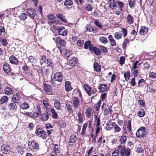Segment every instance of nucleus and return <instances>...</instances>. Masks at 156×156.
Listing matches in <instances>:
<instances>
[{
    "instance_id": "4468645a",
    "label": "nucleus",
    "mask_w": 156,
    "mask_h": 156,
    "mask_svg": "<svg viewBox=\"0 0 156 156\" xmlns=\"http://www.w3.org/2000/svg\"><path fill=\"white\" fill-rule=\"evenodd\" d=\"M16 103L12 102L10 103L9 105V107L10 110L13 111H15L17 108V106L16 104Z\"/></svg>"
},
{
    "instance_id": "9b49d317",
    "label": "nucleus",
    "mask_w": 156,
    "mask_h": 156,
    "mask_svg": "<svg viewBox=\"0 0 156 156\" xmlns=\"http://www.w3.org/2000/svg\"><path fill=\"white\" fill-rule=\"evenodd\" d=\"M9 60L11 63L13 64L16 65L18 62L17 58L14 55H11L9 58Z\"/></svg>"
},
{
    "instance_id": "c85d7f7f",
    "label": "nucleus",
    "mask_w": 156,
    "mask_h": 156,
    "mask_svg": "<svg viewBox=\"0 0 156 156\" xmlns=\"http://www.w3.org/2000/svg\"><path fill=\"white\" fill-rule=\"evenodd\" d=\"M127 22L130 24L133 23V18L130 14H128L126 18Z\"/></svg>"
},
{
    "instance_id": "72a5a7b5",
    "label": "nucleus",
    "mask_w": 156,
    "mask_h": 156,
    "mask_svg": "<svg viewBox=\"0 0 156 156\" xmlns=\"http://www.w3.org/2000/svg\"><path fill=\"white\" fill-rule=\"evenodd\" d=\"M76 139V136L75 135H72L70 137L69 143H74L75 142Z\"/></svg>"
},
{
    "instance_id": "ea45409f",
    "label": "nucleus",
    "mask_w": 156,
    "mask_h": 156,
    "mask_svg": "<svg viewBox=\"0 0 156 156\" xmlns=\"http://www.w3.org/2000/svg\"><path fill=\"white\" fill-rule=\"evenodd\" d=\"M47 59L46 56L44 55H42L40 58V63L41 65L44 64L46 62Z\"/></svg>"
},
{
    "instance_id": "f3484780",
    "label": "nucleus",
    "mask_w": 156,
    "mask_h": 156,
    "mask_svg": "<svg viewBox=\"0 0 156 156\" xmlns=\"http://www.w3.org/2000/svg\"><path fill=\"white\" fill-rule=\"evenodd\" d=\"M3 69L4 71L6 73H8L11 70L9 65L7 63H5L4 65Z\"/></svg>"
},
{
    "instance_id": "69168bd1",
    "label": "nucleus",
    "mask_w": 156,
    "mask_h": 156,
    "mask_svg": "<svg viewBox=\"0 0 156 156\" xmlns=\"http://www.w3.org/2000/svg\"><path fill=\"white\" fill-rule=\"evenodd\" d=\"M66 107L67 108V110L68 111L69 113H70L72 112V109L71 107V106L69 104H66Z\"/></svg>"
},
{
    "instance_id": "f704fd0d",
    "label": "nucleus",
    "mask_w": 156,
    "mask_h": 156,
    "mask_svg": "<svg viewBox=\"0 0 156 156\" xmlns=\"http://www.w3.org/2000/svg\"><path fill=\"white\" fill-rule=\"evenodd\" d=\"M51 112L52 114V118L55 119H56L58 117V114L55 112V109L51 108Z\"/></svg>"
},
{
    "instance_id": "aec40b11",
    "label": "nucleus",
    "mask_w": 156,
    "mask_h": 156,
    "mask_svg": "<svg viewBox=\"0 0 156 156\" xmlns=\"http://www.w3.org/2000/svg\"><path fill=\"white\" fill-rule=\"evenodd\" d=\"M108 38L112 46H115L116 45L115 41L113 38L112 35H109L108 37Z\"/></svg>"
},
{
    "instance_id": "6e6552de",
    "label": "nucleus",
    "mask_w": 156,
    "mask_h": 156,
    "mask_svg": "<svg viewBox=\"0 0 156 156\" xmlns=\"http://www.w3.org/2000/svg\"><path fill=\"white\" fill-rule=\"evenodd\" d=\"M27 13L31 18H34L35 16V11L33 9H29L27 11Z\"/></svg>"
},
{
    "instance_id": "393cba45",
    "label": "nucleus",
    "mask_w": 156,
    "mask_h": 156,
    "mask_svg": "<svg viewBox=\"0 0 156 156\" xmlns=\"http://www.w3.org/2000/svg\"><path fill=\"white\" fill-rule=\"evenodd\" d=\"M41 118L43 121H47L49 119V115L48 113L46 112L42 114Z\"/></svg>"
},
{
    "instance_id": "5fc2aeb1",
    "label": "nucleus",
    "mask_w": 156,
    "mask_h": 156,
    "mask_svg": "<svg viewBox=\"0 0 156 156\" xmlns=\"http://www.w3.org/2000/svg\"><path fill=\"white\" fill-rule=\"evenodd\" d=\"M124 156H129L130 154V150L129 148L125 149V151H124Z\"/></svg>"
},
{
    "instance_id": "bf43d9fd",
    "label": "nucleus",
    "mask_w": 156,
    "mask_h": 156,
    "mask_svg": "<svg viewBox=\"0 0 156 156\" xmlns=\"http://www.w3.org/2000/svg\"><path fill=\"white\" fill-rule=\"evenodd\" d=\"M114 129L115 132H119L121 130V129L120 127L118 126V125H116L115 123L114 122L113 124Z\"/></svg>"
},
{
    "instance_id": "7ed1b4c3",
    "label": "nucleus",
    "mask_w": 156,
    "mask_h": 156,
    "mask_svg": "<svg viewBox=\"0 0 156 156\" xmlns=\"http://www.w3.org/2000/svg\"><path fill=\"white\" fill-rule=\"evenodd\" d=\"M53 39L56 43L59 49L65 47L66 42L63 39H61L59 37H56V38L54 37Z\"/></svg>"
},
{
    "instance_id": "2eb2a0df",
    "label": "nucleus",
    "mask_w": 156,
    "mask_h": 156,
    "mask_svg": "<svg viewBox=\"0 0 156 156\" xmlns=\"http://www.w3.org/2000/svg\"><path fill=\"white\" fill-rule=\"evenodd\" d=\"M110 8L112 9H115L116 8L117 5L115 0H110L109 3Z\"/></svg>"
},
{
    "instance_id": "ddd939ff",
    "label": "nucleus",
    "mask_w": 156,
    "mask_h": 156,
    "mask_svg": "<svg viewBox=\"0 0 156 156\" xmlns=\"http://www.w3.org/2000/svg\"><path fill=\"white\" fill-rule=\"evenodd\" d=\"M48 17L49 24H53L56 21L55 19V16L52 14L48 15Z\"/></svg>"
},
{
    "instance_id": "338daca9",
    "label": "nucleus",
    "mask_w": 156,
    "mask_h": 156,
    "mask_svg": "<svg viewBox=\"0 0 156 156\" xmlns=\"http://www.w3.org/2000/svg\"><path fill=\"white\" fill-rule=\"evenodd\" d=\"M107 95L106 93H104L103 94H101V101H104L105 100V99L106 98Z\"/></svg>"
},
{
    "instance_id": "39448f33",
    "label": "nucleus",
    "mask_w": 156,
    "mask_h": 156,
    "mask_svg": "<svg viewBox=\"0 0 156 156\" xmlns=\"http://www.w3.org/2000/svg\"><path fill=\"white\" fill-rule=\"evenodd\" d=\"M1 151L4 154H8L10 152V147L7 144H3L1 147Z\"/></svg>"
},
{
    "instance_id": "cd10ccee",
    "label": "nucleus",
    "mask_w": 156,
    "mask_h": 156,
    "mask_svg": "<svg viewBox=\"0 0 156 156\" xmlns=\"http://www.w3.org/2000/svg\"><path fill=\"white\" fill-rule=\"evenodd\" d=\"M5 93V94L7 95H10L12 94L13 91L11 88L8 87L4 89Z\"/></svg>"
},
{
    "instance_id": "c756f323",
    "label": "nucleus",
    "mask_w": 156,
    "mask_h": 156,
    "mask_svg": "<svg viewBox=\"0 0 156 156\" xmlns=\"http://www.w3.org/2000/svg\"><path fill=\"white\" fill-rule=\"evenodd\" d=\"M20 106L21 108L23 110L28 109L30 108L29 104L26 102H24L22 104L20 105Z\"/></svg>"
},
{
    "instance_id": "f03ea898",
    "label": "nucleus",
    "mask_w": 156,
    "mask_h": 156,
    "mask_svg": "<svg viewBox=\"0 0 156 156\" xmlns=\"http://www.w3.org/2000/svg\"><path fill=\"white\" fill-rule=\"evenodd\" d=\"M29 149L33 152L37 151L39 149V144L33 141H30L28 143Z\"/></svg>"
},
{
    "instance_id": "79ce46f5",
    "label": "nucleus",
    "mask_w": 156,
    "mask_h": 156,
    "mask_svg": "<svg viewBox=\"0 0 156 156\" xmlns=\"http://www.w3.org/2000/svg\"><path fill=\"white\" fill-rule=\"evenodd\" d=\"M77 62V59L76 57H74L71 59H69V63L72 65H74Z\"/></svg>"
},
{
    "instance_id": "603ef678",
    "label": "nucleus",
    "mask_w": 156,
    "mask_h": 156,
    "mask_svg": "<svg viewBox=\"0 0 156 156\" xmlns=\"http://www.w3.org/2000/svg\"><path fill=\"white\" fill-rule=\"evenodd\" d=\"M120 142L121 144H124L126 141V138L125 136H122L120 138Z\"/></svg>"
},
{
    "instance_id": "f8f14e48",
    "label": "nucleus",
    "mask_w": 156,
    "mask_h": 156,
    "mask_svg": "<svg viewBox=\"0 0 156 156\" xmlns=\"http://www.w3.org/2000/svg\"><path fill=\"white\" fill-rule=\"evenodd\" d=\"M98 89L99 90V92H104L107 90V86L105 84H102L98 87Z\"/></svg>"
},
{
    "instance_id": "473e14b6",
    "label": "nucleus",
    "mask_w": 156,
    "mask_h": 156,
    "mask_svg": "<svg viewBox=\"0 0 156 156\" xmlns=\"http://www.w3.org/2000/svg\"><path fill=\"white\" fill-rule=\"evenodd\" d=\"M118 148L120 150V153L121 156H124V151L125 149L124 147H122L121 145H119L118 146Z\"/></svg>"
},
{
    "instance_id": "a18cd8bd",
    "label": "nucleus",
    "mask_w": 156,
    "mask_h": 156,
    "mask_svg": "<svg viewBox=\"0 0 156 156\" xmlns=\"http://www.w3.org/2000/svg\"><path fill=\"white\" fill-rule=\"evenodd\" d=\"M138 116L140 117H143L144 115V111L143 109H140L137 113Z\"/></svg>"
},
{
    "instance_id": "774afa93",
    "label": "nucleus",
    "mask_w": 156,
    "mask_h": 156,
    "mask_svg": "<svg viewBox=\"0 0 156 156\" xmlns=\"http://www.w3.org/2000/svg\"><path fill=\"white\" fill-rule=\"evenodd\" d=\"M1 42L4 46H6L7 45V42L6 39L4 38L2 39Z\"/></svg>"
},
{
    "instance_id": "c9c22d12",
    "label": "nucleus",
    "mask_w": 156,
    "mask_h": 156,
    "mask_svg": "<svg viewBox=\"0 0 156 156\" xmlns=\"http://www.w3.org/2000/svg\"><path fill=\"white\" fill-rule=\"evenodd\" d=\"M73 106L75 108H77L78 107L79 102L77 98L74 99L73 101Z\"/></svg>"
},
{
    "instance_id": "412c9836",
    "label": "nucleus",
    "mask_w": 156,
    "mask_h": 156,
    "mask_svg": "<svg viewBox=\"0 0 156 156\" xmlns=\"http://www.w3.org/2000/svg\"><path fill=\"white\" fill-rule=\"evenodd\" d=\"M94 70L97 72H99L101 69V67L98 62H95L94 65Z\"/></svg>"
},
{
    "instance_id": "9d476101",
    "label": "nucleus",
    "mask_w": 156,
    "mask_h": 156,
    "mask_svg": "<svg viewBox=\"0 0 156 156\" xmlns=\"http://www.w3.org/2000/svg\"><path fill=\"white\" fill-rule=\"evenodd\" d=\"M83 87L84 89V90L86 91V92L87 93V94L89 95V96H90V95H91V88L90 87H89L88 85L86 84H84Z\"/></svg>"
},
{
    "instance_id": "7c9ffc66",
    "label": "nucleus",
    "mask_w": 156,
    "mask_h": 156,
    "mask_svg": "<svg viewBox=\"0 0 156 156\" xmlns=\"http://www.w3.org/2000/svg\"><path fill=\"white\" fill-rule=\"evenodd\" d=\"M73 2L72 0H66L64 2V5L66 7L73 5Z\"/></svg>"
},
{
    "instance_id": "1a4fd4ad",
    "label": "nucleus",
    "mask_w": 156,
    "mask_h": 156,
    "mask_svg": "<svg viewBox=\"0 0 156 156\" xmlns=\"http://www.w3.org/2000/svg\"><path fill=\"white\" fill-rule=\"evenodd\" d=\"M114 122H112L111 121H109L106 124L105 126V129L106 130H111L114 126L113 124Z\"/></svg>"
},
{
    "instance_id": "680f3d73",
    "label": "nucleus",
    "mask_w": 156,
    "mask_h": 156,
    "mask_svg": "<svg viewBox=\"0 0 156 156\" xmlns=\"http://www.w3.org/2000/svg\"><path fill=\"white\" fill-rule=\"evenodd\" d=\"M34 127V125L32 123H29L28 124V128L30 130H32Z\"/></svg>"
},
{
    "instance_id": "8fccbe9b",
    "label": "nucleus",
    "mask_w": 156,
    "mask_h": 156,
    "mask_svg": "<svg viewBox=\"0 0 156 156\" xmlns=\"http://www.w3.org/2000/svg\"><path fill=\"white\" fill-rule=\"evenodd\" d=\"M91 109L90 108H88L86 112V116L88 118H90L91 116Z\"/></svg>"
},
{
    "instance_id": "0eeeda50",
    "label": "nucleus",
    "mask_w": 156,
    "mask_h": 156,
    "mask_svg": "<svg viewBox=\"0 0 156 156\" xmlns=\"http://www.w3.org/2000/svg\"><path fill=\"white\" fill-rule=\"evenodd\" d=\"M93 47V45L91 44V41L90 40L87 41L84 44V48L86 49L88 48L90 51Z\"/></svg>"
},
{
    "instance_id": "4c0bfd02",
    "label": "nucleus",
    "mask_w": 156,
    "mask_h": 156,
    "mask_svg": "<svg viewBox=\"0 0 156 156\" xmlns=\"http://www.w3.org/2000/svg\"><path fill=\"white\" fill-rule=\"evenodd\" d=\"M78 116V123L80 124L83 121V118L81 115V113L80 111H79L77 113Z\"/></svg>"
},
{
    "instance_id": "e2e57ef3",
    "label": "nucleus",
    "mask_w": 156,
    "mask_h": 156,
    "mask_svg": "<svg viewBox=\"0 0 156 156\" xmlns=\"http://www.w3.org/2000/svg\"><path fill=\"white\" fill-rule=\"evenodd\" d=\"M119 151L118 150H115L112 152V156H119Z\"/></svg>"
},
{
    "instance_id": "58836bf2",
    "label": "nucleus",
    "mask_w": 156,
    "mask_h": 156,
    "mask_svg": "<svg viewBox=\"0 0 156 156\" xmlns=\"http://www.w3.org/2000/svg\"><path fill=\"white\" fill-rule=\"evenodd\" d=\"M56 16L58 18L60 19L62 21L64 22L65 23L66 22V19L63 17L62 14H57Z\"/></svg>"
},
{
    "instance_id": "6ab92c4d",
    "label": "nucleus",
    "mask_w": 156,
    "mask_h": 156,
    "mask_svg": "<svg viewBox=\"0 0 156 156\" xmlns=\"http://www.w3.org/2000/svg\"><path fill=\"white\" fill-rule=\"evenodd\" d=\"M148 28L145 26L142 27L139 31L141 35L146 34L148 32Z\"/></svg>"
},
{
    "instance_id": "052dcab7",
    "label": "nucleus",
    "mask_w": 156,
    "mask_h": 156,
    "mask_svg": "<svg viewBox=\"0 0 156 156\" xmlns=\"http://www.w3.org/2000/svg\"><path fill=\"white\" fill-rule=\"evenodd\" d=\"M135 4V0H130L129 2V5L131 8L134 7Z\"/></svg>"
},
{
    "instance_id": "4d7b16f0",
    "label": "nucleus",
    "mask_w": 156,
    "mask_h": 156,
    "mask_svg": "<svg viewBox=\"0 0 156 156\" xmlns=\"http://www.w3.org/2000/svg\"><path fill=\"white\" fill-rule=\"evenodd\" d=\"M100 48L102 51L103 53H106L108 52V50L106 47L103 46H100Z\"/></svg>"
},
{
    "instance_id": "4be33fe9",
    "label": "nucleus",
    "mask_w": 156,
    "mask_h": 156,
    "mask_svg": "<svg viewBox=\"0 0 156 156\" xmlns=\"http://www.w3.org/2000/svg\"><path fill=\"white\" fill-rule=\"evenodd\" d=\"M54 107L57 110H60L61 106L60 103L58 100H56L54 101Z\"/></svg>"
},
{
    "instance_id": "13d9d810",
    "label": "nucleus",
    "mask_w": 156,
    "mask_h": 156,
    "mask_svg": "<svg viewBox=\"0 0 156 156\" xmlns=\"http://www.w3.org/2000/svg\"><path fill=\"white\" fill-rule=\"evenodd\" d=\"M121 32L123 35L124 37H126L127 34V29L125 28H122L121 29Z\"/></svg>"
},
{
    "instance_id": "a878e982",
    "label": "nucleus",
    "mask_w": 156,
    "mask_h": 156,
    "mask_svg": "<svg viewBox=\"0 0 156 156\" xmlns=\"http://www.w3.org/2000/svg\"><path fill=\"white\" fill-rule=\"evenodd\" d=\"M20 96L17 94H15L13 95L12 100L13 102L15 103H17L20 100Z\"/></svg>"
},
{
    "instance_id": "0e129e2a",
    "label": "nucleus",
    "mask_w": 156,
    "mask_h": 156,
    "mask_svg": "<svg viewBox=\"0 0 156 156\" xmlns=\"http://www.w3.org/2000/svg\"><path fill=\"white\" fill-rule=\"evenodd\" d=\"M83 43L84 41L82 40H79L77 41V44L80 47L83 46Z\"/></svg>"
},
{
    "instance_id": "a211bd4d",
    "label": "nucleus",
    "mask_w": 156,
    "mask_h": 156,
    "mask_svg": "<svg viewBox=\"0 0 156 156\" xmlns=\"http://www.w3.org/2000/svg\"><path fill=\"white\" fill-rule=\"evenodd\" d=\"M66 90L67 91H69L72 89V87L70 86V83L69 81H66L65 85Z\"/></svg>"
},
{
    "instance_id": "f257e3e1",
    "label": "nucleus",
    "mask_w": 156,
    "mask_h": 156,
    "mask_svg": "<svg viewBox=\"0 0 156 156\" xmlns=\"http://www.w3.org/2000/svg\"><path fill=\"white\" fill-rule=\"evenodd\" d=\"M147 133L146 128L141 126L137 130L136 133V136L139 138L144 137L147 134Z\"/></svg>"
},
{
    "instance_id": "09e8293b",
    "label": "nucleus",
    "mask_w": 156,
    "mask_h": 156,
    "mask_svg": "<svg viewBox=\"0 0 156 156\" xmlns=\"http://www.w3.org/2000/svg\"><path fill=\"white\" fill-rule=\"evenodd\" d=\"M62 77V73L60 72H57L54 74L53 78H61Z\"/></svg>"
},
{
    "instance_id": "de8ad7c7",
    "label": "nucleus",
    "mask_w": 156,
    "mask_h": 156,
    "mask_svg": "<svg viewBox=\"0 0 156 156\" xmlns=\"http://www.w3.org/2000/svg\"><path fill=\"white\" fill-rule=\"evenodd\" d=\"M122 35L121 33L116 32L114 34V37L116 39H119L122 38Z\"/></svg>"
},
{
    "instance_id": "37998d69",
    "label": "nucleus",
    "mask_w": 156,
    "mask_h": 156,
    "mask_svg": "<svg viewBox=\"0 0 156 156\" xmlns=\"http://www.w3.org/2000/svg\"><path fill=\"white\" fill-rule=\"evenodd\" d=\"M43 103L45 107L47 109H49L50 108V105L48 102L47 99H44L43 101Z\"/></svg>"
},
{
    "instance_id": "49530a36",
    "label": "nucleus",
    "mask_w": 156,
    "mask_h": 156,
    "mask_svg": "<svg viewBox=\"0 0 156 156\" xmlns=\"http://www.w3.org/2000/svg\"><path fill=\"white\" fill-rule=\"evenodd\" d=\"M21 20H24L27 18V14L24 13H21L19 16Z\"/></svg>"
},
{
    "instance_id": "2f4dec72",
    "label": "nucleus",
    "mask_w": 156,
    "mask_h": 156,
    "mask_svg": "<svg viewBox=\"0 0 156 156\" xmlns=\"http://www.w3.org/2000/svg\"><path fill=\"white\" fill-rule=\"evenodd\" d=\"M8 100V97L6 96L2 97L0 99V105L6 102Z\"/></svg>"
},
{
    "instance_id": "e433bc0d",
    "label": "nucleus",
    "mask_w": 156,
    "mask_h": 156,
    "mask_svg": "<svg viewBox=\"0 0 156 156\" xmlns=\"http://www.w3.org/2000/svg\"><path fill=\"white\" fill-rule=\"evenodd\" d=\"M44 131L41 128L37 127L36 128L35 133L37 136H39V135L41 134Z\"/></svg>"
},
{
    "instance_id": "6e6d98bb",
    "label": "nucleus",
    "mask_w": 156,
    "mask_h": 156,
    "mask_svg": "<svg viewBox=\"0 0 156 156\" xmlns=\"http://www.w3.org/2000/svg\"><path fill=\"white\" fill-rule=\"evenodd\" d=\"M39 136L41 137L44 139H46L47 136L46 132L44 131L39 135Z\"/></svg>"
},
{
    "instance_id": "423d86ee",
    "label": "nucleus",
    "mask_w": 156,
    "mask_h": 156,
    "mask_svg": "<svg viewBox=\"0 0 156 156\" xmlns=\"http://www.w3.org/2000/svg\"><path fill=\"white\" fill-rule=\"evenodd\" d=\"M131 120H129L127 122H124V126H126L129 131L130 132L131 131ZM124 131L125 133H127V131L126 130V128L123 127Z\"/></svg>"
},
{
    "instance_id": "20e7f679",
    "label": "nucleus",
    "mask_w": 156,
    "mask_h": 156,
    "mask_svg": "<svg viewBox=\"0 0 156 156\" xmlns=\"http://www.w3.org/2000/svg\"><path fill=\"white\" fill-rule=\"evenodd\" d=\"M57 31L59 34L62 36H65L67 34L68 30L63 27H58Z\"/></svg>"
},
{
    "instance_id": "dca6fc26",
    "label": "nucleus",
    "mask_w": 156,
    "mask_h": 156,
    "mask_svg": "<svg viewBox=\"0 0 156 156\" xmlns=\"http://www.w3.org/2000/svg\"><path fill=\"white\" fill-rule=\"evenodd\" d=\"M90 51L94 52L95 54L97 55H99L101 54V51L96 47H93Z\"/></svg>"
},
{
    "instance_id": "864d4df0",
    "label": "nucleus",
    "mask_w": 156,
    "mask_h": 156,
    "mask_svg": "<svg viewBox=\"0 0 156 156\" xmlns=\"http://www.w3.org/2000/svg\"><path fill=\"white\" fill-rule=\"evenodd\" d=\"M94 23L99 28H102V26L101 24L99 21L97 19H95L94 20Z\"/></svg>"
},
{
    "instance_id": "b1692460",
    "label": "nucleus",
    "mask_w": 156,
    "mask_h": 156,
    "mask_svg": "<svg viewBox=\"0 0 156 156\" xmlns=\"http://www.w3.org/2000/svg\"><path fill=\"white\" fill-rule=\"evenodd\" d=\"M44 89L45 92L47 93L50 94L51 91V87L48 84H45L44 87Z\"/></svg>"
},
{
    "instance_id": "5701e85b",
    "label": "nucleus",
    "mask_w": 156,
    "mask_h": 156,
    "mask_svg": "<svg viewBox=\"0 0 156 156\" xmlns=\"http://www.w3.org/2000/svg\"><path fill=\"white\" fill-rule=\"evenodd\" d=\"M46 64L47 66L49 68H53L54 65L52 60L51 59L48 58L47 59Z\"/></svg>"
},
{
    "instance_id": "c03bdc74",
    "label": "nucleus",
    "mask_w": 156,
    "mask_h": 156,
    "mask_svg": "<svg viewBox=\"0 0 156 156\" xmlns=\"http://www.w3.org/2000/svg\"><path fill=\"white\" fill-rule=\"evenodd\" d=\"M101 103V101L100 100L98 101L97 104L95 105V110L96 111H98L99 110Z\"/></svg>"
},
{
    "instance_id": "bb28decb",
    "label": "nucleus",
    "mask_w": 156,
    "mask_h": 156,
    "mask_svg": "<svg viewBox=\"0 0 156 156\" xmlns=\"http://www.w3.org/2000/svg\"><path fill=\"white\" fill-rule=\"evenodd\" d=\"M112 110L111 109V107L108 108V109L107 108H106L104 111V114L105 115H108L109 114L112 115Z\"/></svg>"
},
{
    "instance_id": "3c124183",
    "label": "nucleus",
    "mask_w": 156,
    "mask_h": 156,
    "mask_svg": "<svg viewBox=\"0 0 156 156\" xmlns=\"http://www.w3.org/2000/svg\"><path fill=\"white\" fill-rule=\"evenodd\" d=\"M125 58L124 56H121L120 58L119 61V63L120 65L122 66L125 63Z\"/></svg>"
},
{
    "instance_id": "a19ab883",
    "label": "nucleus",
    "mask_w": 156,
    "mask_h": 156,
    "mask_svg": "<svg viewBox=\"0 0 156 156\" xmlns=\"http://www.w3.org/2000/svg\"><path fill=\"white\" fill-rule=\"evenodd\" d=\"M99 40L101 43L105 44H107L108 42L107 40L103 36L100 37Z\"/></svg>"
}]
</instances>
